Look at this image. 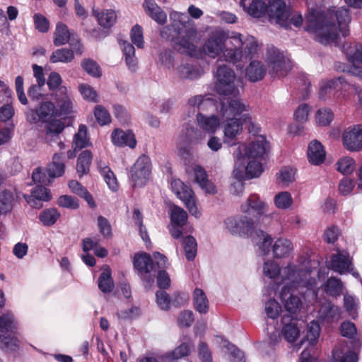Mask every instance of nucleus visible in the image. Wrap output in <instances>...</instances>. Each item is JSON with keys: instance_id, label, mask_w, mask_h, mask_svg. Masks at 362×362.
<instances>
[{"instance_id": "45", "label": "nucleus", "mask_w": 362, "mask_h": 362, "mask_svg": "<svg viewBox=\"0 0 362 362\" xmlns=\"http://www.w3.org/2000/svg\"><path fill=\"white\" fill-rule=\"evenodd\" d=\"M184 250L186 258L189 261H192L197 252V244L194 238L192 235H186L183 239Z\"/></svg>"}, {"instance_id": "34", "label": "nucleus", "mask_w": 362, "mask_h": 362, "mask_svg": "<svg viewBox=\"0 0 362 362\" xmlns=\"http://www.w3.org/2000/svg\"><path fill=\"white\" fill-rule=\"evenodd\" d=\"M92 158V153L89 150L82 151L78 156L76 164V170L80 177L89 172Z\"/></svg>"}, {"instance_id": "9", "label": "nucleus", "mask_w": 362, "mask_h": 362, "mask_svg": "<svg viewBox=\"0 0 362 362\" xmlns=\"http://www.w3.org/2000/svg\"><path fill=\"white\" fill-rule=\"evenodd\" d=\"M235 166L233 174L238 181L232 185L230 191L236 194L241 193L243 190V185L240 182L244 177L243 170L245 176L249 179L257 177L263 172L262 163L258 159H246L242 165H236V160H235Z\"/></svg>"}, {"instance_id": "41", "label": "nucleus", "mask_w": 362, "mask_h": 362, "mask_svg": "<svg viewBox=\"0 0 362 362\" xmlns=\"http://www.w3.org/2000/svg\"><path fill=\"white\" fill-rule=\"evenodd\" d=\"M74 52L75 51L73 49H58L52 53L50 56L49 60L52 63H69L74 58Z\"/></svg>"}, {"instance_id": "13", "label": "nucleus", "mask_w": 362, "mask_h": 362, "mask_svg": "<svg viewBox=\"0 0 362 362\" xmlns=\"http://www.w3.org/2000/svg\"><path fill=\"white\" fill-rule=\"evenodd\" d=\"M230 232L233 235H239L241 237L250 235L257 243L264 255L268 254L270 251L272 238L259 228H231Z\"/></svg>"}, {"instance_id": "32", "label": "nucleus", "mask_w": 362, "mask_h": 362, "mask_svg": "<svg viewBox=\"0 0 362 362\" xmlns=\"http://www.w3.org/2000/svg\"><path fill=\"white\" fill-rule=\"evenodd\" d=\"M144 7L146 13L158 24L163 25L167 20L166 13L153 0H146Z\"/></svg>"}, {"instance_id": "50", "label": "nucleus", "mask_w": 362, "mask_h": 362, "mask_svg": "<svg viewBox=\"0 0 362 362\" xmlns=\"http://www.w3.org/2000/svg\"><path fill=\"white\" fill-rule=\"evenodd\" d=\"M295 174L296 170L293 168L284 167L280 170L278 174L279 181L283 185L288 186L294 181Z\"/></svg>"}, {"instance_id": "5", "label": "nucleus", "mask_w": 362, "mask_h": 362, "mask_svg": "<svg viewBox=\"0 0 362 362\" xmlns=\"http://www.w3.org/2000/svg\"><path fill=\"white\" fill-rule=\"evenodd\" d=\"M228 45L221 57L223 60L235 64L243 58L251 59L258 53L257 40L252 35H243L233 32L228 37Z\"/></svg>"}, {"instance_id": "62", "label": "nucleus", "mask_w": 362, "mask_h": 362, "mask_svg": "<svg viewBox=\"0 0 362 362\" xmlns=\"http://www.w3.org/2000/svg\"><path fill=\"white\" fill-rule=\"evenodd\" d=\"M18 346V340L9 335L0 334V348L5 351H13Z\"/></svg>"}, {"instance_id": "2", "label": "nucleus", "mask_w": 362, "mask_h": 362, "mask_svg": "<svg viewBox=\"0 0 362 362\" xmlns=\"http://www.w3.org/2000/svg\"><path fill=\"white\" fill-rule=\"evenodd\" d=\"M170 26L177 33L173 40L174 48L179 52L192 55L199 40L194 22L185 13L173 11L170 14Z\"/></svg>"}, {"instance_id": "23", "label": "nucleus", "mask_w": 362, "mask_h": 362, "mask_svg": "<svg viewBox=\"0 0 362 362\" xmlns=\"http://www.w3.org/2000/svg\"><path fill=\"white\" fill-rule=\"evenodd\" d=\"M223 37L218 33L212 34L204 45L203 50L209 57L215 58L225 49ZM223 54H222V56Z\"/></svg>"}, {"instance_id": "26", "label": "nucleus", "mask_w": 362, "mask_h": 362, "mask_svg": "<svg viewBox=\"0 0 362 362\" xmlns=\"http://www.w3.org/2000/svg\"><path fill=\"white\" fill-rule=\"evenodd\" d=\"M111 138L115 146H128L133 148L136 144L134 134L131 131L124 132L121 129H115L112 132Z\"/></svg>"}, {"instance_id": "42", "label": "nucleus", "mask_w": 362, "mask_h": 362, "mask_svg": "<svg viewBox=\"0 0 362 362\" xmlns=\"http://www.w3.org/2000/svg\"><path fill=\"white\" fill-rule=\"evenodd\" d=\"M16 327L17 322L11 312L8 311L5 314L0 315V334L13 332Z\"/></svg>"}, {"instance_id": "57", "label": "nucleus", "mask_w": 362, "mask_h": 362, "mask_svg": "<svg viewBox=\"0 0 362 362\" xmlns=\"http://www.w3.org/2000/svg\"><path fill=\"white\" fill-rule=\"evenodd\" d=\"M81 66L83 70L90 75L94 77H100L101 76V71L99 65L93 59H83L81 62Z\"/></svg>"}, {"instance_id": "22", "label": "nucleus", "mask_w": 362, "mask_h": 362, "mask_svg": "<svg viewBox=\"0 0 362 362\" xmlns=\"http://www.w3.org/2000/svg\"><path fill=\"white\" fill-rule=\"evenodd\" d=\"M175 74L180 79L192 81L202 77L204 70L198 63L182 62L176 67Z\"/></svg>"}, {"instance_id": "46", "label": "nucleus", "mask_w": 362, "mask_h": 362, "mask_svg": "<svg viewBox=\"0 0 362 362\" xmlns=\"http://www.w3.org/2000/svg\"><path fill=\"white\" fill-rule=\"evenodd\" d=\"M193 347L194 344L190 340L184 341L170 352L169 357L177 360L187 356Z\"/></svg>"}, {"instance_id": "44", "label": "nucleus", "mask_w": 362, "mask_h": 362, "mask_svg": "<svg viewBox=\"0 0 362 362\" xmlns=\"http://www.w3.org/2000/svg\"><path fill=\"white\" fill-rule=\"evenodd\" d=\"M171 222L177 226H184L187 223V214L186 211L177 206H173L170 211Z\"/></svg>"}, {"instance_id": "29", "label": "nucleus", "mask_w": 362, "mask_h": 362, "mask_svg": "<svg viewBox=\"0 0 362 362\" xmlns=\"http://www.w3.org/2000/svg\"><path fill=\"white\" fill-rule=\"evenodd\" d=\"M93 15L97 19L99 25L105 28L112 27L117 20L116 13L112 9H105L100 11L93 8Z\"/></svg>"}, {"instance_id": "51", "label": "nucleus", "mask_w": 362, "mask_h": 362, "mask_svg": "<svg viewBox=\"0 0 362 362\" xmlns=\"http://www.w3.org/2000/svg\"><path fill=\"white\" fill-rule=\"evenodd\" d=\"M356 355L351 351L344 352L336 349L333 351V362H356Z\"/></svg>"}, {"instance_id": "27", "label": "nucleus", "mask_w": 362, "mask_h": 362, "mask_svg": "<svg viewBox=\"0 0 362 362\" xmlns=\"http://www.w3.org/2000/svg\"><path fill=\"white\" fill-rule=\"evenodd\" d=\"M267 73L265 65L260 61L254 60L247 66L245 76L251 82L261 81Z\"/></svg>"}, {"instance_id": "59", "label": "nucleus", "mask_w": 362, "mask_h": 362, "mask_svg": "<svg viewBox=\"0 0 362 362\" xmlns=\"http://www.w3.org/2000/svg\"><path fill=\"white\" fill-rule=\"evenodd\" d=\"M101 173L109 188L112 191H116L118 188V184L116 177L112 171L107 166H104L101 169Z\"/></svg>"}, {"instance_id": "36", "label": "nucleus", "mask_w": 362, "mask_h": 362, "mask_svg": "<svg viewBox=\"0 0 362 362\" xmlns=\"http://www.w3.org/2000/svg\"><path fill=\"white\" fill-rule=\"evenodd\" d=\"M320 327L319 324L314 321L310 322L308 326V331L305 337L306 339H303L300 344L295 346L296 351L301 347V345L305 340L308 341L310 345H315L320 337Z\"/></svg>"}, {"instance_id": "21", "label": "nucleus", "mask_w": 362, "mask_h": 362, "mask_svg": "<svg viewBox=\"0 0 362 362\" xmlns=\"http://www.w3.org/2000/svg\"><path fill=\"white\" fill-rule=\"evenodd\" d=\"M223 126V142L228 146H233L236 144L237 137L243 132V121L242 116L239 119H224Z\"/></svg>"}, {"instance_id": "24", "label": "nucleus", "mask_w": 362, "mask_h": 362, "mask_svg": "<svg viewBox=\"0 0 362 362\" xmlns=\"http://www.w3.org/2000/svg\"><path fill=\"white\" fill-rule=\"evenodd\" d=\"M351 265L349 254L344 250H338L337 254L332 257L331 268L336 272L342 274L349 272Z\"/></svg>"}, {"instance_id": "28", "label": "nucleus", "mask_w": 362, "mask_h": 362, "mask_svg": "<svg viewBox=\"0 0 362 362\" xmlns=\"http://www.w3.org/2000/svg\"><path fill=\"white\" fill-rule=\"evenodd\" d=\"M308 158L310 163L316 165L325 160V151L322 145L317 140L310 143L308 148Z\"/></svg>"}, {"instance_id": "39", "label": "nucleus", "mask_w": 362, "mask_h": 362, "mask_svg": "<svg viewBox=\"0 0 362 362\" xmlns=\"http://www.w3.org/2000/svg\"><path fill=\"white\" fill-rule=\"evenodd\" d=\"M69 187L74 193L83 197L90 207L95 206V204L90 194L78 181L71 180L69 182Z\"/></svg>"}, {"instance_id": "19", "label": "nucleus", "mask_w": 362, "mask_h": 362, "mask_svg": "<svg viewBox=\"0 0 362 362\" xmlns=\"http://www.w3.org/2000/svg\"><path fill=\"white\" fill-rule=\"evenodd\" d=\"M342 142L344 147L350 151H361L362 149V125H353L345 129L342 134Z\"/></svg>"}, {"instance_id": "52", "label": "nucleus", "mask_w": 362, "mask_h": 362, "mask_svg": "<svg viewBox=\"0 0 362 362\" xmlns=\"http://www.w3.org/2000/svg\"><path fill=\"white\" fill-rule=\"evenodd\" d=\"M292 197L288 192H279L274 197V204L276 206L281 209L289 208L292 205Z\"/></svg>"}, {"instance_id": "14", "label": "nucleus", "mask_w": 362, "mask_h": 362, "mask_svg": "<svg viewBox=\"0 0 362 362\" xmlns=\"http://www.w3.org/2000/svg\"><path fill=\"white\" fill-rule=\"evenodd\" d=\"M134 267L146 284H151L154 281L156 265L149 255L146 252L136 254L134 257Z\"/></svg>"}, {"instance_id": "15", "label": "nucleus", "mask_w": 362, "mask_h": 362, "mask_svg": "<svg viewBox=\"0 0 362 362\" xmlns=\"http://www.w3.org/2000/svg\"><path fill=\"white\" fill-rule=\"evenodd\" d=\"M171 188L177 197L182 200L192 215L197 216L199 214L195 202L194 193L191 187L180 179L171 182Z\"/></svg>"}, {"instance_id": "18", "label": "nucleus", "mask_w": 362, "mask_h": 362, "mask_svg": "<svg viewBox=\"0 0 362 362\" xmlns=\"http://www.w3.org/2000/svg\"><path fill=\"white\" fill-rule=\"evenodd\" d=\"M53 98L57 104V116H66L74 112V103L68 88L61 86L53 93Z\"/></svg>"}, {"instance_id": "60", "label": "nucleus", "mask_w": 362, "mask_h": 362, "mask_svg": "<svg viewBox=\"0 0 362 362\" xmlns=\"http://www.w3.org/2000/svg\"><path fill=\"white\" fill-rule=\"evenodd\" d=\"M263 272L265 276L270 279H274L279 274L280 268L276 262L269 260L264 262Z\"/></svg>"}, {"instance_id": "31", "label": "nucleus", "mask_w": 362, "mask_h": 362, "mask_svg": "<svg viewBox=\"0 0 362 362\" xmlns=\"http://www.w3.org/2000/svg\"><path fill=\"white\" fill-rule=\"evenodd\" d=\"M287 320L285 316L283 317L284 325L282 328L281 334L288 342L293 343L299 337L300 329L298 327L296 319H291L288 322H287Z\"/></svg>"}, {"instance_id": "54", "label": "nucleus", "mask_w": 362, "mask_h": 362, "mask_svg": "<svg viewBox=\"0 0 362 362\" xmlns=\"http://www.w3.org/2000/svg\"><path fill=\"white\" fill-rule=\"evenodd\" d=\"M334 114L330 109L322 108L317 110L316 114L317 123L321 126L329 125L333 120Z\"/></svg>"}, {"instance_id": "61", "label": "nucleus", "mask_w": 362, "mask_h": 362, "mask_svg": "<svg viewBox=\"0 0 362 362\" xmlns=\"http://www.w3.org/2000/svg\"><path fill=\"white\" fill-rule=\"evenodd\" d=\"M78 90L83 98L90 102H97L98 94L93 88L86 83L78 86Z\"/></svg>"}, {"instance_id": "4", "label": "nucleus", "mask_w": 362, "mask_h": 362, "mask_svg": "<svg viewBox=\"0 0 362 362\" xmlns=\"http://www.w3.org/2000/svg\"><path fill=\"white\" fill-rule=\"evenodd\" d=\"M216 107L214 100L203 95H194L189 98L187 104V113L189 117L196 116L197 126L205 133L214 134L220 127L218 116L206 113Z\"/></svg>"}, {"instance_id": "17", "label": "nucleus", "mask_w": 362, "mask_h": 362, "mask_svg": "<svg viewBox=\"0 0 362 362\" xmlns=\"http://www.w3.org/2000/svg\"><path fill=\"white\" fill-rule=\"evenodd\" d=\"M348 61L351 64L350 67L343 69V72L347 71L358 77L362 78V45L351 44L346 49Z\"/></svg>"}, {"instance_id": "35", "label": "nucleus", "mask_w": 362, "mask_h": 362, "mask_svg": "<svg viewBox=\"0 0 362 362\" xmlns=\"http://www.w3.org/2000/svg\"><path fill=\"white\" fill-rule=\"evenodd\" d=\"M90 145L89 139L87 136V127L84 124H81L78 132L74 135L72 143V148L75 151H79L83 148Z\"/></svg>"}, {"instance_id": "53", "label": "nucleus", "mask_w": 362, "mask_h": 362, "mask_svg": "<svg viewBox=\"0 0 362 362\" xmlns=\"http://www.w3.org/2000/svg\"><path fill=\"white\" fill-rule=\"evenodd\" d=\"M94 115L97 122L102 126L109 124L111 122V117L107 109L98 105L95 107Z\"/></svg>"}, {"instance_id": "58", "label": "nucleus", "mask_w": 362, "mask_h": 362, "mask_svg": "<svg viewBox=\"0 0 362 362\" xmlns=\"http://www.w3.org/2000/svg\"><path fill=\"white\" fill-rule=\"evenodd\" d=\"M224 346L227 349L230 356V361L231 362H245L243 352L238 349L234 344L226 341Z\"/></svg>"}, {"instance_id": "16", "label": "nucleus", "mask_w": 362, "mask_h": 362, "mask_svg": "<svg viewBox=\"0 0 362 362\" xmlns=\"http://www.w3.org/2000/svg\"><path fill=\"white\" fill-rule=\"evenodd\" d=\"M223 119H239L238 116L248 113V106L238 98H224L221 100L218 110Z\"/></svg>"}, {"instance_id": "7", "label": "nucleus", "mask_w": 362, "mask_h": 362, "mask_svg": "<svg viewBox=\"0 0 362 362\" xmlns=\"http://www.w3.org/2000/svg\"><path fill=\"white\" fill-rule=\"evenodd\" d=\"M248 14L255 17H262L267 13L271 21H274L279 25H287L289 17V11L286 8L283 0H273L266 3L262 0H253L249 7L244 8Z\"/></svg>"}, {"instance_id": "38", "label": "nucleus", "mask_w": 362, "mask_h": 362, "mask_svg": "<svg viewBox=\"0 0 362 362\" xmlns=\"http://www.w3.org/2000/svg\"><path fill=\"white\" fill-rule=\"evenodd\" d=\"M98 287L103 293H110L114 288L111 270L108 267L104 269L98 279Z\"/></svg>"}, {"instance_id": "49", "label": "nucleus", "mask_w": 362, "mask_h": 362, "mask_svg": "<svg viewBox=\"0 0 362 362\" xmlns=\"http://www.w3.org/2000/svg\"><path fill=\"white\" fill-rule=\"evenodd\" d=\"M13 195L11 192L0 193V214H6L13 208Z\"/></svg>"}, {"instance_id": "8", "label": "nucleus", "mask_w": 362, "mask_h": 362, "mask_svg": "<svg viewBox=\"0 0 362 362\" xmlns=\"http://www.w3.org/2000/svg\"><path fill=\"white\" fill-rule=\"evenodd\" d=\"M268 148L269 144L266 138L260 135L247 144H239L233 154L236 160V165H242L246 159L262 160L267 154Z\"/></svg>"}, {"instance_id": "10", "label": "nucleus", "mask_w": 362, "mask_h": 362, "mask_svg": "<svg viewBox=\"0 0 362 362\" xmlns=\"http://www.w3.org/2000/svg\"><path fill=\"white\" fill-rule=\"evenodd\" d=\"M214 76L215 88L219 95L235 97L239 93L238 88L235 84V74L229 66L218 65Z\"/></svg>"}, {"instance_id": "37", "label": "nucleus", "mask_w": 362, "mask_h": 362, "mask_svg": "<svg viewBox=\"0 0 362 362\" xmlns=\"http://www.w3.org/2000/svg\"><path fill=\"white\" fill-rule=\"evenodd\" d=\"M194 306L199 313H206L209 310V300L204 292L200 288H195L193 295Z\"/></svg>"}, {"instance_id": "20", "label": "nucleus", "mask_w": 362, "mask_h": 362, "mask_svg": "<svg viewBox=\"0 0 362 362\" xmlns=\"http://www.w3.org/2000/svg\"><path fill=\"white\" fill-rule=\"evenodd\" d=\"M69 40H70L69 44L75 52L77 54H81L82 48L80 41L74 37L71 38V34L66 25L62 23H58L54 33V45L56 46L63 45Z\"/></svg>"}, {"instance_id": "11", "label": "nucleus", "mask_w": 362, "mask_h": 362, "mask_svg": "<svg viewBox=\"0 0 362 362\" xmlns=\"http://www.w3.org/2000/svg\"><path fill=\"white\" fill-rule=\"evenodd\" d=\"M267 62L269 68V73L272 76H283L291 69V64L288 58L279 49L272 47L268 49Z\"/></svg>"}, {"instance_id": "55", "label": "nucleus", "mask_w": 362, "mask_h": 362, "mask_svg": "<svg viewBox=\"0 0 362 362\" xmlns=\"http://www.w3.org/2000/svg\"><path fill=\"white\" fill-rule=\"evenodd\" d=\"M337 170L342 174H350L355 168V161L352 158L343 157L337 163Z\"/></svg>"}, {"instance_id": "25", "label": "nucleus", "mask_w": 362, "mask_h": 362, "mask_svg": "<svg viewBox=\"0 0 362 362\" xmlns=\"http://www.w3.org/2000/svg\"><path fill=\"white\" fill-rule=\"evenodd\" d=\"M194 181L207 194H214L217 192L216 186L209 181L206 170L200 165H195L193 169Z\"/></svg>"}, {"instance_id": "56", "label": "nucleus", "mask_w": 362, "mask_h": 362, "mask_svg": "<svg viewBox=\"0 0 362 362\" xmlns=\"http://www.w3.org/2000/svg\"><path fill=\"white\" fill-rule=\"evenodd\" d=\"M185 136L187 141L190 144H199L204 139V135L202 129H199L195 127H187Z\"/></svg>"}, {"instance_id": "1", "label": "nucleus", "mask_w": 362, "mask_h": 362, "mask_svg": "<svg viewBox=\"0 0 362 362\" xmlns=\"http://www.w3.org/2000/svg\"><path fill=\"white\" fill-rule=\"evenodd\" d=\"M349 21L347 8H340L334 15L331 12L325 14L317 9L310 8L307 16V30L315 35L316 40L327 45L335 42L339 32L344 37L349 34L347 28Z\"/></svg>"}, {"instance_id": "12", "label": "nucleus", "mask_w": 362, "mask_h": 362, "mask_svg": "<svg viewBox=\"0 0 362 362\" xmlns=\"http://www.w3.org/2000/svg\"><path fill=\"white\" fill-rule=\"evenodd\" d=\"M151 173V162L148 156H140L130 170V177L134 187H143L149 180Z\"/></svg>"}, {"instance_id": "63", "label": "nucleus", "mask_w": 362, "mask_h": 362, "mask_svg": "<svg viewBox=\"0 0 362 362\" xmlns=\"http://www.w3.org/2000/svg\"><path fill=\"white\" fill-rule=\"evenodd\" d=\"M57 204L59 206L70 209H76L79 206L78 199L76 197L69 195L59 197Z\"/></svg>"}, {"instance_id": "30", "label": "nucleus", "mask_w": 362, "mask_h": 362, "mask_svg": "<svg viewBox=\"0 0 362 362\" xmlns=\"http://www.w3.org/2000/svg\"><path fill=\"white\" fill-rule=\"evenodd\" d=\"M293 250V246L292 243L285 238L277 239L272 247L274 257L277 259L288 257Z\"/></svg>"}, {"instance_id": "33", "label": "nucleus", "mask_w": 362, "mask_h": 362, "mask_svg": "<svg viewBox=\"0 0 362 362\" xmlns=\"http://www.w3.org/2000/svg\"><path fill=\"white\" fill-rule=\"evenodd\" d=\"M62 159L63 153L54 154L52 161L47 167V172L50 177H58L64 174L65 165Z\"/></svg>"}, {"instance_id": "48", "label": "nucleus", "mask_w": 362, "mask_h": 362, "mask_svg": "<svg viewBox=\"0 0 362 362\" xmlns=\"http://www.w3.org/2000/svg\"><path fill=\"white\" fill-rule=\"evenodd\" d=\"M342 287L343 284L339 279L331 277L327 279L325 290L328 295L336 297L340 296Z\"/></svg>"}, {"instance_id": "64", "label": "nucleus", "mask_w": 362, "mask_h": 362, "mask_svg": "<svg viewBox=\"0 0 362 362\" xmlns=\"http://www.w3.org/2000/svg\"><path fill=\"white\" fill-rule=\"evenodd\" d=\"M280 311L281 306L275 300H269L266 303L265 312L269 318H276L279 315Z\"/></svg>"}, {"instance_id": "40", "label": "nucleus", "mask_w": 362, "mask_h": 362, "mask_svg": "<svg viewBox=\"0 0 362 362\" xmlns=\"http://www.w3.org/2000/svg\"><path fill=\"white\" fill-rule=\"evenodd\" d=\"M343 78L338 77L336 79L322 81L320 84L319 97L322 100H326L335 89L337 83H341Z\"/></svg>"}, {"instance_id": "47", "label": "nucleus", "mask_w": 362, "mask_h": 362, "mask_svg": "<svg viewBox=\"0 0 362 362\" xmlns=\"http://www.w3.org/2000/svg\"><path fill=\"white\" fill-rule=\"evenodd\" d=\"M59 217L60 214L54 208L45 209L39 215L40 221L45 226L54 225Z\"/></svg>"}, {"instance_id": "6", "label": "nucleus", "mask_w": 362, "mask_h": 362, "mask_svg": "<svg viewBox=\"0 0 362 362\" xmlns=\"http://www.w3.org/2000/svg\"><path fill=\"white\" fill-rule=\"evenodd\" d=\"M241 211L248 215L256 216L254 221L247 215L229 217L225 220L227 226H252L255 224H269L272 216L268 214L267 206L255 195H251L247 202L241 206Z\"/></svg>"}, {"instance_id": "43", "label": "nucleus", "mask_w": 362, "mask_h": 362, "mask_svg": "<svg viewBox=\"0 0 362 362\" xmlns=\"http://www.w3.org/2000/svg\"><path fill=\"white\" fill-rule=\"evenodd\" d=\"M321 315L323 320L331 323L339 319L340 309L333 304L328 303L322 308Z\"/></svg>"}, {"instance_id": "3", "label": "nucleus", "mask_w": 362, "mask_h": 362, "mask_svg": "<svg viewBox=\"0 0 362 362\" xmlns=\"http://www.w3.org/2000/svg\"><path fill=\"white\" fill-rule=\"evenodd\" d=\"M57 116L56 106L50 101L42 102L35 109H30L26 112V119L30 124L39 126L46 124L45 142L57 140L58 135L64 129L62 121L55 118Z\"/></svg>"}]
</instances>
